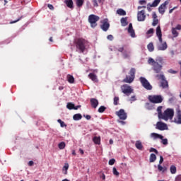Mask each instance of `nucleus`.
Segmentation results:
<instances>
[{"label":"nucleus","mask_w":181,"mask_h":181,"mask_svg":"<svg viewBox=\"0 0 181 181\" xmlns=\"http://www.w3.org/2000/svg\"><path fill=\"white\" fill-rule=\"evenodd\" d=\"M148 64H151V66H153V70L155 71V73H160L162 71V59H153V58H149L148 60Z\"/></svg>","instance_id":"nucleus-1"},{"label":"nucleus","mask_w":181,"mask_h":181,"mask_svg":"<svg viewBox=\"0 0 181 181\" xmlns=\"http://www.w3.org/2000/svg\"><path fill=\"white\" fill-rule=\"evenodd\" d=\"M74 43L80 53H83L86 50V46L87 45V40L84 38H76Z\"/></svg>","instance_id":"nucleus-2"},{"label":"nucleus","mask_w":181,"mask_h":181,"mask_svg":"<svg viewBox=\"0 0 181 181\" xmlns=\"http://www.w3.org/2000/svg\"><path fill=\"white\" fill-rule=\"evenodd\" d=\"M136 73V69L135 68H132L129 72L130 76L127 75L126 78L123 79L122 83H127L128 84H131L135 80V74Z\"/></svg>","instance_id":"nucleus-3"},{"label":"nucleus","mask_w":181,"mask_h":181,"mask_svg":"<svg viewBox=\"0 0 181 181\" xmlns=\"http://www.w3.org/2000/svg\"><path fill=\"white\" fill-rule=\"evenodd\" d=\"M175 115V111L173 109L168 108L163 113V116L160 119H164V121H168V119H173Z\"/></svg>","instance_id":"nucleus-4"},{"label":"nucleus","mask_w":181,"mask_h":181,"mask_svg":"<svg viewBox=\"0 0 181 181\" xmlns=\"http://www.w3.org/2000/svg\"><path fill=\"white\" fill-rule=\"evenodd\" d=\"M148 98L152 104H160L163 101V98L160 95H148Z\"/></svg>","instance_id":"nucleus-5"},{"label":"nucleus","mask_w":181,"mask_h":181,"mask_svg":"<svg viewBox=\"0 0 181 181\" xmlns=\"http://www.w3.org/2000/svg\"><path fill=\"white\" fill-rule=\"evenodd\" d=\"M100 21V17L94 15V14H90L88 16V22L90 23V28H95L97 26V22Z\"/></svg>","instance_id":"nucleus-6"},{"label":"nucleus","mask_w":181,"mask_h":181,"mask_svg":"<svg viewBox=\"0 0 181 181\" xmlns=\"http://www.w3.org/2000/svg\"><path fill=\"white\" fill-rule=\"evenodd\" d=\"M121 90L125 95H129L134 93V89L128 84H124L121 86Z\"/></svg>","instance_id":"nucleus-7"},{"label":"nucleus","mask_w":181,"mask_h":181,"mask_svg":"<svg viewBox=\"0 0 181 181\" xmlns=\"http://www.w3.org/2000/svg\"><path fill=\"white\" fill-rule=\"evenodd\" d=\"M139 81L141 84V86L146 88V90H152V85H151V83H149V81H148L145 77L141 76L139 78Z\"/></svg>","instance_id":"nucleus-8"},{"label":"nucleus","mask_w":181,"mask_h":181,"mask_svg":"<svg viewBox=\"0 0 181 181\" xmlns=\"http://www.w3.org/2000/svg\"><path fill=\"white\" fill-rule=\"evenodd\" d=\"M115 114L119 119H122V121H125L128 117L124 109H120L119 111L116 112Z\"/></svg>","instance_id":"nucleus-9"},{"label":"nucleus","mask_w":181,"mask_h":181,"mask_svg":"<svg viewBox=\"0 0 181 181\" xmlns=\"http://www.w3.org/2000/svg\"><path fill=\"white\" fill-rule=\"evenodd\" d=\"M169 1L170 0L165 1L158 7L159 13H160L161 15H163V13H165L166 10V5H169Z\"/></svg>","instance_id":"nucleus-10"},{"label":"nucleus","mask_w":181,"mask_h":181,"mask_svg":"<svg viewBox=\"0 0 181 181\" xmlns=\"http://www.w3.org/2000/svg\"><path fill=\"white\" fill-rule=\"evenodd\" d=\"M146 19V15H145V11L141 10L137 13V20L139 22H144Z\"/></svg>","instance_id":"nucleus-11"},{"label":"nucleus","mask_w":181,"mask_h":181,"mask_svg":"<svg viewBox=\"0 0 181 181\" xmlns=\"http://www.w3.org/2000/svg\"><path fill=\"white\" fill-rule=\"evenodd\" d=\"M156 128V129H159V131H165V129H168V124L162 122H158Z\"/></svg>","instance_id":"nucleus-12"},{"label":"nucleus","mask_w":181,"mask_h":181,"mask_svg":"<svg viewBox=\"0 0 181 181\" xmlns=\"http://www.w3.org/2000/svg\"><path fill=\"white\" fill-rule=\"evenodd\" d=\"M160 3V0H154V1L151 4H147V9L148 12H151V8H156L158 5Z\"/></svg>","instance_id":"nucleus-13"},{"label":"nucleus","mask_w":181,"mask_h":181,"mask_svg":"<svg viewBox=\"0 0 181 181\" xmlns=\"http://www.w3.org/2000/svg\"><path fill=\"white\" fill-rule=\"evenodd\" d=\"M156 36L158 37V40L160 43H162V30L160 29V26L158 25L156 28Z\"/></svg>","instance_id":"nucleus-14"},{"label":"nucleus","mask_w":181,"mask_h":181,"mask_svg":"<svg viewBox=\"0 0 181 181\" xmlns=\"http://www.w3.org/2000/svg\"><path fill=\"white\" fill-rule=\"evenodd\" d=\"M128 33H129L131 37H135V30H134V28L132 27V23L129 24V28L127 29Z\"/></svg>","instance_id":"nucleus-15"},{"label":"nucleus","mask_w":181,"mask_h":181,"mask_svg":"<svg viewBox=\"0 0 181 181\" xmlns=\"http://www.w3.org/2000/svg\"><path fill=\"white\" fill-rule=\"evenodd\" d=\"M174 122L175 124H181V111L178 110L177 112V115L176 117L174 118Z\"/></svg>","instance_id":"nucleus-16"},{"label":"nucleus","mask_w":181,"mask_h":181,"mask_svg":"<svg viewBox=\"0 0 181 181\" xmlns=\"http://www.w3.org/2000/svg\"><path fill=\"white\" fill-rule=\"evenodd\" d=\"M100 28L104 31L107 32L108 29H110V23H107V21H104L102 25H100Z\"/></svg>","instance_id":"nucleus-17"},{"label":"nucleus","mask_w":181,"mask_h":181,"mask_svg":"<svg viewBox=\"0 0 181 181\" xmlns=\"http://www.w3.org/2000/svg\"><path fill=\"white\" fill-rule=\"evenodd\" d=\"M90 105L92 108H97L98 107V100L95 98L90 99Z\"/></svg>","instance_id":"nucleus-18"},{"label":"nucleus","mask_w":181,"mask_h":181,"mask_svg":"<svg viewBox=\"0 0 181 181\" xmlns=\"http://www.w3.org/2000/svg\"><path fill=\"white\" fill-rule=\"evenodd\" d=\"M166 49H168V43H166V42H163V41H162L161 45H160L158 47V50L163 51V50H166Z\"/></svg>","instance_id":"nucleus-19"},{"label":"nucleus","mask_w":181,"mask_h":181,"mask_svg":"<svg viewBox=\"0 0 181 181\" xmlns=\"http://www.w3.org/2000/svg\"><path fill=\"white\" fill-rule=\"evenodd\" d=\"M88 77L92 80V81H94V83L98 82V78H97V75H95L94 73H90L88 74Z\"/></svg>","instance_id":"nucleus-20"},{"label":"nucleus","mask_w":181,"mask_h":181,"mask_svg":"<svg viewBox=\"0 0 181 181\" xmlns=\"http://www.w3.org/2000/svg\"><path fill=\"white\" fill-rule=\"evenodd\" d=\"M66 80L70 84H74L75 79L73 75L68 74L66 76Z\"/></svg>","instance_id":"nucleus-21"},{"label":"nucleus","mask_w":181,"mask_h":181,"mask_svg":"<svg viewBox=\"0 0 181 181\" xmlns=\"http://www.w3.org/2000/svg\"><path fill=\"white\" fill-rule=\"evenodd\" d=\"M135 146L137 149H139V151H142V149L144 148L142 142L139 140L136 141Z\"/></svg>","instance_id":"nucleus-22"},{"label":"nucleus","mask_w":181,"mask_h":181,"mask_svg":"<svg viewBox=\"0 0 181 181\" xmlns=\"http://www.w3.org/2000/svg\"><path fill=\"white\" fill-rule=\"evenodd\" d=\"M151 138H153L154 139H158V138L159 139H163V136H162L159 134H157V133H151Z\"/></svg>","instance_id":"nucleus-23"},{"label":"nucleus","mask_w":181,"mask_h":181,"mask_svg":"<svg viewBox=\"0 0 181 181\" xmlns=\"http://www.w3.org/2000/svg\"><path fill=\"white\" fill-rule=\"evenodd\" d=\"M64 3L68 8H70V9H73V8H74V6H73V0H65Z\"/></svg>","instance_id":"nucleus-24"},{"label":"nucleus","mask_w":181,"mask_h":181,"mask_svg":"<svg viewBox=\"0 0 181 181\" xmlns=\"http://www.w3.org/2000/svg\"><path fill=\"white\" fill-rule=\"evenodd\" d=\"M93 141L95 145H100L101 144V137L100 136H94L93 139Z\"/></svg>","instance_id":"nucleus-25"},{"label":"nucleus","mask_w":181,"mask_h":181,"mask_svg":"<svg viewBox=\"0 0 181 181\" xmlns=\"http://www.w3.org/2000/svg\"><path fill=\"white\" fill-rule=\"evenodd\" d=\"M161 87L163 88H168V87H169V84L168 83V81H166V78L161 80Z\"/></svg>","instance_id":"nucleus-26"},{"label":"nucleus","mask_w":181,"mask_h":181,"mask_svg":"<svg viewBox=\"0 0 181 181\" xmlns=\"http://www.w3.org/2000/svg\"><path fill=\"white\" fill-rule=\"evenodd\" d=\"M162 108H163V106H158L157 107L158 117L159 119H160V118H162V116L163 115V113L162 112Z\"/></svg>","instance_id":"nucleus-27"},{"label":"nucleus","mask_w":181,"mask_h":181,"mask_svg":"<svg viewBox=\"0 0 181 181\" xmlns=\"http://www.w3.org/2000/svg\"><path fill=\"white\" fill-rule=\"evenodd\" d=\"M130 54H131V52H128L127 50H124L122 52L123 59H129V57H131Z\"/></svg>","instance_id":"nucleus-28"},{"label":"nucleus","mask_w":181,"mask_h":181,"mask_svg":"<svg viewBox=\"0 0 181 181\" xmlns=\"http://www.w3.org/2000/svg\"><path fill=\"white\" fill-rule=\"evenodd\" d=\"M81 118H83V116L81 115V114L78 113V114H75L73 116V119L74 121H80V119H81Z\"/></svg>","instance_id":"nucleus-29"},{"label":"nucleus","mask_w":181,"mask_h":181,"mask_svg":"<svg viewBox=\"0 0 181 181\" xmlns=\"http://www.w3.org/2000/svg\"><path fill=\"white\" fill-rule=\"evenodd\" d=\"M117 13H118V15H120V16H125V15H127V12L122 8H119L117 11Z\"/></svg>","instance_id":"nucleus-30"},{"label":"nucleus","mask_w":181,"mask_h":181,"mask_svg":"<svg viewBox=\"0 0 181 181\" xmlns=\"http://www.w3.org/2000/svg\"><path fill=\"white\" fill-rule=\"evenodd\" d=\"M67 170H69V163H65L62 168V173L67 175Z\"/></svg>","instance_id":"nucleus-31"},{"label":"nucleus","mask_w":181,"mask_h":181,"mask_svg":"<svg viewBox=\"0 0 181 181\" xmlns=\"http://www.w3.org/2000/svg\"><path fill=\"white\" fill-rule=\"evenodd\" d=\"M121 23H122V26H127L128 25V18H122Z\"/></svg>","instance_id":"nucleus-32"},{"label":"nucleus","mask_w":181,"mask_h":181,"mask_svg":"<svg viewBox=\"0 0 181 181\" xmlns=\"http://www.w3.org/2000/svg\"><path fill=\"white\" fill-rule=\"evenodd\" d=\"M147 49H148V52H153V50H155V47L153 46V43L150 42L147 45Z\"/></svg>","instance_id":"nucleus-33"},{"label":"nucleus","mask_w":181,"mask_h":181,"mask_svg":"<svg viewBox=\"0 0 181 181\" xmlns=\"http://www.w3.org/2000/svg\"><path fill=\"white\" fill-rule=\"evenodd\" d=\"M149 160L151 163L155 162V160H156V155H155L154 153H151L150 155Z\"/></svg>","instance_id":"nucleus-34"},{"label":"nucleus","mask_w":181,"mask_h":181,"mask_svg":"<svg viewBox=\"0 0 181 181\" xmlns=\"http://www.w3.org/2000/svg\"><path fill=\"white\" fill-rule=\"evenodd\" d=\"M84 4V0H76V6L78 8H81Z\"/></svg>","instance_id":"nucleus-35"},{"label":"nucleus","mask_w":181,"mask_h":181,"mask_svg":"<svg viewBox=\"0 0 181 181\" xmlns=\"http://www.w3.org/2000/svg\"><path fill=\"white\" fill-rule=\"evenodd\" d=\"M172 34L173 35L174 37H177L179 36V33L176 30V28H172Z\"/></svg>","instance_id":"nucleus-36"},{"label":"nucleus","mask_w":181,"mask_h":181,"mask_svg":"<svg viewBox=\"0 0 181 181\" xmlns=\"http://www.w3.org/2000/svg\"><path fill=\"white\" fill-rule=\"evenodd\" d=\"M170 173H172V175H175V173H176V166L175 165H171L170 168Z\"/></svg>","instance_id":"nucleus-37"},{"label":"nucleus","mask_w":181,"mask_h":181,"mask_svg":"<svg viewBox=\"0 0 181 181\" xmlns=\"http://www.w3.org/2000/svg\"><path fill=\"white\" fill-rule=\"evenodd\" d=\"M58 148L59 149H64V148H66V143H64V141H62L58 144Z\"/></svg>","instance_id":"nucleus-38"},{"label":"nucleus","mask_w":181,"mask_h":181,"mask_svg":"<svg viewBox=\"0 0 181 181\" xmlns=\"http://www.w3.org/2000/svg\"><path fill=\"white\" fill-rule=\"evenodd\" d=\"M66 108H68V110H74V104L71 103H68L66 105Z\"/></svg>","instance_id":"nucleus-39"},{"label":"nucleus","mask_w":181,"mask_h":181,"mask_svg":"<svg viewBox=\"0 0 181 181\" xmlns=\"http://www.w3.org/2000/svg\"><path fill=\"white\" fill-rule=\"evenodd\" d=\"M158 169L159 172H163V173L166 172V168L162 167V165H160V164L158 165Z\"/></svg>","instance_id":"nucleus-40"},{"label":"nucleus","mask_w":181,"mask_h":181,"mask_svg":"<svg viewBox=\"0 0 181 181\" xmlns=\"http://www.w3.org/2000/svg\"><path fill=\"white\" fill-rule=\"evenodd\" d=\"M107 110V107H105V106H100L98 108V112H100V114H103V112H104V111H105Z\"/></svg>","instance_id":"nucleus-41"},{"label":"nucleus","mask_w":181,"mask_h":181,"mask_svg":"<svg viewBox=\"0 0 181 181\" xmlns=\"http://www.w3.org/2000/svg\"><path fill=\"white\" fill-rule=\"evenodd\" d=\"M156 78H158V80H164L165 78V75L160 74H157L156 76Z\"/></svg>","instance_id":"nucleus-42"},{"label":"nucleus","mask_w":181,"mask_h":181,"mask_svg":"<svg viewBox=\"0 0 181 181\" xmlns=\"http://www.w3.org/2000/svg\"><path fill=\"white\" fill-rule=\"evenodd\" d=\"M57 122H59V124H60L62 128H64V127H67V124H66V123H64V122L62 121V119H59L57 120Z\"/></svg>","instance_id":"nucleus-43"},{"label":"nucleus","mask_w":181,"mask_h":181,"mask_svg":"<svg viewBox=\"0 0 181 181\" xmlns=\"http://www.w3.org/2000/svg\"><path fill=\"white\" fill-rule=\"evenodd\" d=\"M119 101V97H115L114 98V101H113V104L114 105H118V103Z\"/></svg>","instance_id":"nucleus-44"},{"label":"nucleus","mask_w":181,"mask_h":181,"mask_svg":"<svg viewBox=\"0 0 181 181\" xmlns=\"http://www.w3.org/2000/svg\"><path fill=\"white\" fill-rule=\"evenodd\" d=\"M113 175H115V176H119V173L115 167L113 168Z\"/></svg>","instance_id":"nucleus-45"},{"label":"nucleus","mask_w":181,"mask_h":181,"mask_svg":"<svg viewBox=\"0 0 181 181\" xmlns=\"http://www.w3.org/2000/svg\"><path fill=\"white\" fill-rule=\"evenodd\" d=\"M124 46L120 47L117 49V51H119L120 53H124Z\"/></svg>","instance_id":"nucleus-46"},{"label":"nucleus","mask_w":181,"mask_h":181,"mask_svg":"<svg viewBox=\"0 0 181 181\" xmlns=\"http://www.w3.org/2000/svg\"><path fill=\"white\" fill-rule=\"evenodd\" d=\"M158 22H159V20H158V18L153 19V21L152 23L153 26H156V25H158Z\"/></svg>","instance_id":"nucleus-47"},{"label":"nucleus","mask_w":181,"mask_h":181,"mask_svg":"<svg viewBox=\"0 0 181 181\" xmlns=\"http://www.w3.org/2000/svg\"><path fill=\"white\" fill-rule=\"evenodd\" d=\"M163 145H168V139H161Z\"/></svg>","instance_id":"nucleus-48"},{"label":"nucleus","mask_w":181,"mask_h":181,"mask_svg":"<svg viewBox=\"0 0 181 181\" xmlns=\"http://www.w3.org/2000/svg\"><path fill=\"white\" fill-rule=\"evenodd\" d=\"M153 32H154L153 28H150V29L147 31L146 34H147V35H153Z\"/></svg>","instance_id":"nucleus-49"},{"label":"nucleus","mask_w":181,"mask_h":181,"mask_svg":"<svg viewBox=\"0 0 181 181\" xmlns=\"http://www.w3.org/2000/svg\"><path fill=\"white\" fill-rule=\"evenodd\" d=\"M114 163H115V159L112 158L109 160V165H110L111 166H112V165H114Z\"/></svg>","instance_id":"nucleus-50"},{"label":"nucleus","mask_w":181,"mask_h":181,"mask_svg":"<svg viewBox=\"0 0 181 181\" xmlns=\"http://www.w3.org/2000/svg\"><path fill=\"white\" fill-rule=\"evenodd\" d=\"M150 152H155L156 155H158V153H159V151H158V150H156V148H150Z\"/></svg>","instance_id":"nucleus-51"},{"label":"nucleus","mask_w":181,"mask_h":181,"mask_svg":"<svg viewBox=\"0 0 181 181\" xmlns=\"http://www.w3.org/2000/svg\"><path fill=\"white\" fill-rule=\"evenodd\" d=\"M168 73H170V74H176V73H177V71L170 69L168 70Z\"/></svg>","instance_id":"nucleus-52"},{"label":"nucleus","mask_w":181,"mask_h":181,"mask_svg":"<svg viewBox=\"0 0 181 181\" xmlns=\"http://www.w3.org/2000/svg\"><path fill=\"white\" fill-rule=\"evenodd\" d=\"M107 39H108V40H113L114 36H112V35H107Z\"/></svg>","instance_id":"nucleus-53"},{"label":"nucleus","mask_w":181,"mask_h":181,"mask_svg":"<svg viewBox=\"0 0 181 181\" xmlns=\"http://www.w3.org/2000/svg\"><path fill=\"white\" fill-rule=\"evenodd\" d=\"M47 6H48L49 9H50L51 11H54V7L53 6V5L48 4Z\"/></svg>","instance_id":"nucleus-54"},{"label":"nucleus","mask_w":181,"mask_h":181,"mask_svg":"<svg viewBox=\"0 0 181 181\" xmlns=\"http://www.w3.org/2000/svg\"><path fill=\"white\" fill-rule=\"evenodd\" d=\"M163 163V156H160L159 165H162Z\"/></svg>","instance_id":"nucleus-55"},{"label":"nucleus","mask_w":181,"mask_h":181,"mask_svg":"<svg viewBox=\"0 0 181 181\" xmlns=\"http://www.w3.org/2000/svg\"><path fill=\"white\" fill-rule=\"evenodd\" d=\"M130 101H132V103L134 101H136V98H135V95L131 97Z\"/></svg>","instance_id":"nucleus-56"},{"label":"nucleus","mask_w":181,"mask_h":181,"mask_svg":"<svg viewBox=\"0 0 181 181\" xmlns=\"http://www.w3.org/2000/svg\"><path fill=\"white\" fill-rule=\"evenodd\" d=\"M139 4H140V5H144V4H146V1H145V0H140L139 1Z\"/></svg>","instance_id":"nucleus-57"},{"label":"nucleus","mask_w":181,"mask_h":181,"mask_svg":"<svg viewBox=\"0 0 181 181\" xmlns=\"http://www.w3.org/2000/svg\"><path fill=\"white\" fill-rule=\"evenodd\" d=\"M93 3L94 6H98V3L97 2V0H93Z\"/></svg>","instance_id":"nucleus-58"},{"label":"nucleus","mask_w":181,"mask_h":181,"mask_svg":"<svg viewBox=\"0 0 181 181\" xmlns=\"http://www.w3.org/2000/svg\"><path fill=\"white\" fill-rule=\"evenodd\" d=\"M176 30H181V25H177L176 26V28H174Z\"/></svg>","instance_id":"nucleus-59"},{"label":"nucleus","mask_w":181,"mask_h":181,"mask_svg":"<svg viewBox=\"0 0 181 181\" xmlns=\"http://www.w3.org/2000/svg\"><path fill=\"white\" fill-rule=\"evenodd\" d=\"M22 18V16L17 19L16 21H11L10 23L12 24V23H16V22H19V21H21V18Z\"/></svg>","instance_id":"nucleus-60"},{"label":"nucleus","mask_w":181,"mask_h":181,"mask_svg":"<svg viewBox=\"0 0 181 181\" xmlns=\"http://www.w3.org/2000/svg\"><path fill=\"white\" fill-rule=\"evenodd\" d=\"M83 117H85L88 120L91 119V116L89 115H83Z\"/></svg>","instance_id":"nucleus-61"},{"label":"nucleus","mask_w":181,"mask_h":181,"mask_svg":"<svg viewBox=\"0 0 181 181\" xmlns=\"http://www.w3.org/2000/svg\"><path fill=\"white\" fill-rule=\"evenodd\" d=\"M33 165H35V163L32 160L28 162V166H33Z\"/></svg>","instance_id":"nucleus-62"},{"label":"nucleus","mask_w":181,"mask_h":181,"mask_svg":"<svg viewBox=\"0 0 181 181\" xmlns=\"http://www.w3.org/2000/svg\"><path fill=\"white\" fill-rule=\"evenodd\" d=\"M100 179L103 180H105V174L103 173L102 175L100 176Z\"/></svg>","instance_id":"nucleus-63"},{"label":"nucleus","mask_w":181,"mask_h":181,"mask_svg":"<svg viewBox=\"0 0 181 181\" xmlns=\"http://www.w3.org/2000/svg\"><path fill=\"white\" fill-rule=\"evenodd\" d=\"M176 181H181V175H178L176 178H175Z\"/></svg>","instance_id":"nucleus-64"}]
</instances>
